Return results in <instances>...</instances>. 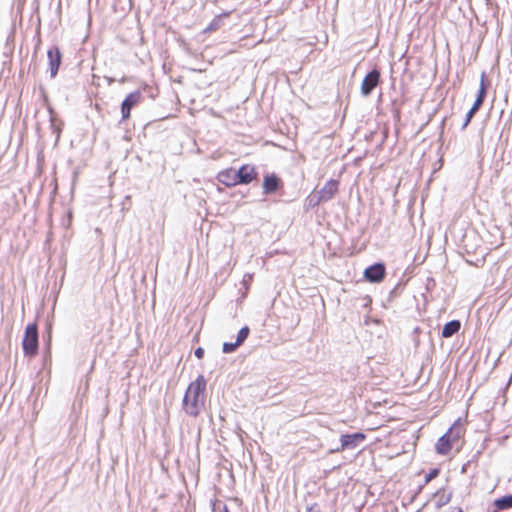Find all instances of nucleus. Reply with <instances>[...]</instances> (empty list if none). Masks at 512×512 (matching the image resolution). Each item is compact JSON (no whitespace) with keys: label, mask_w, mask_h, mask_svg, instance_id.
I'll return each mask as SVG.
<instances>
[{"label":"nucleus","mask_w":512,"mask_h":512,"mask_svg":"<svg viewBox=\"0 0 512 512\" xmlns=\"http://www.w3.org/2000/svg\"><path fill=\"white\" fill-rule=\"evenodd\" d=\"M308 202L311 207H315L319 205L320 203L325 202L324 200H320V196L316 194H312L308 197Z\"/></svg>","instance_id":"aec40b11"},{"label":"nucleus","mask_w":512,"mask_h":512,"mask_svg":"<svg viewBox=\"0 0 512 512\" xmlns=\"http://www.w3.org/2000/svg\"><path fill=\"white\" fill-rule=\"evenodd\" d=\"M461 328V322L459 320H451L447 322L441 332L443 338H450L456 334Z\"/></svg>","instance_id":"ddd939ff"},{"label":"nucleus","mask_w":512,"mask_h":512,"mask_svg":"<svg viewBox=\"0 0 512 512\" xmlns=\"http://www.w3.org/2000/svg\"><path fill=\"white\" fill-rule=\"evenodd\" d=\"M47 57L50 77L54 78L57 75L59 67L61 65L62 54L57 46H53L47 51Z\"/></svg>","instance_id":"423d86ee"},{"label":"nucleus","mask_w":512,"mask_h":512,"mask_svg":"<svg viewBox=\"0 0 512 512\" xmlns=\"http://www.w3.org/2000/svg\"><path fill=\"white\" fill-rule=\"evenodd\" d=\"M217 180L227 187H232L239 184L237 181L236 170L233 168L220 171L217 175Z\"/></svg>","instance_id":"9b49d317"},{"label":"nucleus","mask_w":512,"mask_h":512,"mask_svg":"<svg viewBox=\"0 0 512 512\" xmlns=\"http://www.w3.org/2000/svg\"><path fill=\"white\" fill-rule=\"evenodd\" d=\"M236 173L239 184L245 185L251 183L257 176L255 167L248 164L242 165L238 170H236Z\"/></svg>","instance_id":"6e6552de"},{"label":"nucleus","mask_w":512,"mask_h":512,"mask_svg":"<svg viewBox=\"0 0 512 512\" xmlns=\"http://www.w3.org/2000/svg\"><path fill=\"white\" fill-rule=\"evenodd\" d=\"M450 433L451 429L438 439L435 445V449L438 454L447 455L450 452L452 446Z\"/></svg>","instance_id":"f8f14e48"},{"label":"nucleus","mask_w":512,"mask_h":512,"mask_svg":"<svg viewBox=\"0 0 512 512\" xmlns=\"http://www.w3.org/2000/svg\"><path fill=\"white\" fill-rule=\"evenodd\" d=\"M481 104L474 101L472 107L467 112L464 123L462 125V130H464L468 124L470 123L471 119L474 117V115L478 112V110L481 108Z\"/></svg>","instance_id":"dca6fc26"},{"label":"nucleus","mask_w":512,"mask_h":512,"mask_svg":"<svg viewBox=\"0 0 512 512\" xmlns=\"http://www.w3.org/2000/svg\"><path fill=\"white\" fill-rule=\"evenodd\" d=\"M339 182L334 179H330L325 183V185L317 192L320 196V200H324L325 202L330 201L335 194L338 192Z\"/></svg>","instance_id":"1a4fd4ad"},{"label":"nucleus","mask_w":512,"mask_h":512,"mask_svg":"<svg viewBox=\"0 0 512 512\" xmlns=\"http://www.w3.org/2000/svg\"><path fill=\"white\" fill-rule=\"evenodd\" d=\"M380 71L377 68H374L364 77L361 84V94L364 97H368L372 91L379 85L380 83Z\"/></svg>","instance_id":"20e7f679"},{"label":"nucleus","mask_w":512,"mask_h":512,"mask_svg":"<svg viewBox=\"0 0 512 512\" xmlns=\"http://www.w3.org/2000/svg\"><path fill=\"white\" fill-rule=\"evenodd\" d=\"M194 355L198 358V359H202L203 356H204V349L202 347H198L195 349L194 351Z\"/></svg>","instance_id":"b1692460"},{"label":"nucleus","mask_w":512,"mask_h":512,"mask_svg":"<svg viewBox=\"0 0 512 512\" xmlns=\"http://www.w3.org/2000/svg\"><path fill=\"white\" fill-rule=\"evenodd\" d=\"M385 275L386 267L382 262L374 263L364 270V278L370 283L381 282Z\"/></svg>","instance_id":"39448f33"},{"label":"nucleus","mask_w":512,"mask_h":512,"mask_svg":"<svg viewBox=\"0 0 512 512\" xmlns=\"http://www.w3.org/2000/svg\"><path fill=\"white\" fill-rule=\"evenodd\" d=\"M206 389V380L203 375H199L195 381L191 382L183 398L185 412L190 416H197L203 405L204 391Z\"/></svg>","instance_id":"f257e3e1"},{"label":"nucleus","mask_w":512,"mask_h":512,"mask_svg":"<svg viewBox=\"0 0 512 512\" xmlns=\"http://www.w3.org/2000/svg\"><path fill=\"white\" fill-rule=\"evenodd\" d=\"M142 98L140 91H134L127 95L121 104L122 120H126L130 117L131 109L137 105Z\"/></svg>","instance_id":"0eeeda50"},{"label":"nucleus","mask_w":512,"mask_h":512,"mask_svg":"<svg viewBox=\"0 0 512 512\" xmlns=\"http://www.w3.org/2000/svg\"><path fill=\"white\" fill-rule=\"evenodd\" d=\"M486 95H487V84L485 83V73H482L480 87H479L475 102L482 105L486 98Z\"/></svg>","instance_id":"4468645a"},{"label":"nucleus","mask_w":512,"mask_h":512,"mask_svg":"<svg viewBox=\"0 0 512 512\" xmlns=\"http://www.w3.org/2000/svg\"><path fill=\"white\" fill-rule=\"evenodd\" d=\"M494 505L498 510L512 508V494L496 499Z\"/></svg>","instance_id":"2eb2a0df"},{"label":"nucleus","mask_w":512,"mask_h":512,"mask_svg":"<svg viewBox=\"0 0 512 512\" xmlns=\"http://www.w3.org/2000/svg\"><path fill=\"white\" fill-rule=\"evenodd\" d=\"M22 348L25 356L34 357L38 353V326L31 323L26 326L22 340Z\"/></svg>","instance_id":"f03ea898"},{"label":"nucleus","mask_w":512,"mask_h":512,"mask_svg":"<svg viewBox=\"0 0 512 512\" xmlns=\"http://www.w3.org/2000/svg\"><path fill=\"white\" fill-rule=\"evenodd\" d=\"M453 510V512H463L462 508L460 507H455Z\"/></svg>","instance_id":"393cba45"},{"label":"nucleus","mask_w":512,"mask_h":512,"mask_svg":"<svg viewBox=\"0 0 512 512\" xmlns=\"http://www.w3.org/2000/svg\"><path fill=\"white\" fill-rule=\"evenodd\" d=\"M306 512H321V510L317 503H313V504L307 506Z\"/></svg>","instance_id":"5701e85b"},{"label":"nucleus","mask_w":512,"mask_h":512,"mask_svg":"<svg viewBox=\"0 0 512 512\" xmlns=\"http://www.w3.org/2000/svg\"><path fill=\"white\" fill-rule=\"evenodd\" d=\"M213 512H229V511H228V508L226 505L219 502L217 504H214Z\"/></svg>","instance_id":"4be33fe9"},{"label":"nucleus","mask_w":512,"mask_h":512,"mask_svg":"<svg viewBox=\"0 0 512 512\" xmlns=\"http://www.w3.org/2000/svg\"><path fill=\"white\" fill-rule=\"evenodd\" d=\"M240 345H236V341L234 343L232 342H225L222 346L223 353L229 354L233 353Z\"/></svg>","instance_id":"6ab92c4d"},{"label":"nucleus","mask_w":512,"mask_h":512,"mask_svg":"<svg viewBox=\"0 0 512 512\" xmlns=\"http://www.w3.org/2000/svg\"><path fill=\"white\" fill-rule=\"evenodd\" d=\"M364 433L356 432L352 434H342L340 437V446L331 450L333 453L342 452L344 450L356 449L360 443L365 440Z\"/></svg>","instance_id":"7ed1b4c3"},{"label":"nucleus","mask_w":512,"mask_h":512,"mask_svg":"<svg viewBox=\"0 0 512 512\" xmlns=\"http://www.w3.org/2000/svg\"><path fill=\"white\" fill-rule=\"evenodd\" d=\"M439 469L434 468L429 471V473L425 476V482L428 483L439 475Z\"/></svg>","instance_id":"412c9836"},{"label":"nucleus","mask_w":512,"mask_h":512,"mask_svg":"<svg viewBox=\"0 0 512 512\" xmlns=\"http://www.w3.org/2000/svg\"><path fill=\"white\" fill-rule=\"evenodd\" d=\"M249 334H250L249 327L248 326L242 327L237 334L236 345H242L248 338Z\"/></svg>","instance_id":"a211bd4d"},{"label":"nucleus","mask_w":512,"mask_h":512,"mask_svg":"<svg viewBox=\"0 0 512 512\" xmlns=\"http://www.w3.org/2000/svg\"><path fill=\"white\" fill-rule=\"evenodd\" d=\"M281 184V180L276 174H267L263 180V193L265 195L272 194L280 188Z\"/></svg>","instance_id":"9d476101"},{"label":"nucleus","mask_w":512,"mask_h":512,"mask_svg":"<svg viewBox=\"0 0 512 512\" xmlns=\"http://www.w3.org/2000/svg\"><path fill=\"white\" fill-rule=\"evenodd\" d=\"M230 15V12H225L217 17H215L212 22L207 26L206 31H215L217 30L221 25V19L222 17H228Z\"/></svg>","instance_id":"f3484780"}]
</instances>
